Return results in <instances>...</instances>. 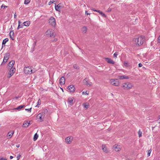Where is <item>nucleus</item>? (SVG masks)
<instances>
[{
    "instance_id": "nucleus-1",
    "label": "nucleus",
    "mask_w": 160,
    "mask_h": 160,
    "mask_svg": "<svg viewBox=\"0 0 160 160\" xmlns=\"http://www.w3.org/2000/svg\"><path fill=\"white\" fill-rule=\"evenodd\" d=\"M145 40V38L144 37L140 36L138 38H134L133 41L138 46H140L143 43Z\"/></svg>"
},
{
    "instance_id": "nucleus-2",
    "label": "nucleus",
    "mask_w": 160,
    "mask_h": 160,
    "mask_svg": "<svg viewBox=\"0 0 160 160\" xmlns=\"http://www.w3.org/2000/svg\"><path fill=\"white\" fill-rule=\"evenodd\" d=\"M110 83L112 85L116 86H118L120 84V82L117 79H111L110 80Z\"/></svg>"
},
{
    "instance_id": "nucleus-3",
    "label": "nucleus",
    "mask_w": 160,
    "mask_h": 160,
    "mask_svg": "<svg viewBox=\"0 0 160 160\" xmlns=\"http://www.w3.org/2000/svg\"><path fill=\"white\" fill-rule=\"evenodd\" d=\"M132 87V84L128 82L125 83L123 84L122 87L125 89H129Z\"/></svg>"
},
{
    "instance_id": "nucleus-4",
    "label": "nucleus",
    "mask_w": 160,
    "mask_h": 160,
    "mask_svg": "<svg viewBox=\"0 0 160 160\" xmlns=\"http://www.w3.org/2000/svg\"><path fill=\"white\" fill-rule=\"evenodd\" d=\"M46 35L50 37L54 36V31L51 29H48L46 32Z\"/></svg>"
},
{
    "instance_id": "nucleus-5",
    "label": "nucleus",
    "mask_w": 160,
    "mask_h": 160,
    "mask_svg": "<svg viewBox=\"0 0 160 160\" xmlns=\"http://www.w3.org/2000/svg\"><path fill=\"white\" fill-rule=\"evenodd\" d=\"M9 71L8 72V78H10L15 73L16 71L15 68H13L11 69H9Z\"/></svg>"
},
{
    "instance_id": "nucleus-6",
    "label": "nucleus",
    "mask_w": 160,
    "mask_h": 160,
    "mask_svg": "<svg viewBox=\"0 0 160 160\" xmlns=\"http://www.w3.org/2000/svg\"><path fill=\"white\" fill-rule=\"evenodd\" d=\"M49 22L52 26L55 27L56 25V20L53 17H51L50 18Z\"/></svg>"
},
{
    "instance_id": "nucleus-7",
    "label": "nucleus",
    "mask_w": 160,
    "mask_h": 160,
    "mask_svg": "<svg viewBox=\"0 0 160 160\" xmlns=\"http://www.w3.org/2000/svg\"><path fill=\"white\" fill-rule=\"evenodd\" d=\"M67 91L70 92H73L75 91V88L73 85L68 86L67 88Z\"/></svg>"
},
{
    "instance_id": "nucleus-8",
    "label": "nucleus",
    "mask_w": 160,
    "mask_h": 160,
    "mask_svg": "<svg viewBox=\"0 0 160 160\" xmlns=\"http://www.w3.org/2000/svg\"><path fill=\"white\" fill-rule=\"evenodd\" d=\"M10 54L8 53H6L4 56L3 62L1 64L2 65L6 63L8 61V60L9 58Z\"/></svg>"
},
{
    "instance_id": "nucleus-9",
    "label": "nucleus",
    "mask_w": 160,
    "mask_h": 160,
    "mask_svg": "<svg viewBox=\"0 0 160 160\" xmlns=\"http://www.w3.org/2000/svg\"><path fill=\"white\" fill-rule=\"evenodd\" d=\"M24 71V72L27 74L32 73V72L31 68L28 67L25 68Z\"/></svg>"
},
{
    "instance_id": "nucleus-10",
    "label": "nucleus",
    "mask_w": 160,
    "mask_h": 160,
    "mask_svg": "<svg viewBox=\"0 0 160 160\" xmlns=\"http://www.w3.org/2000/svg\"><path fill=\"white\" fill-rule=\"evenodd\" d=\"M83 82L88 87H90L92 85V82L89 81L87 78L84 79Z\"/></svg>"
},
{
    "instance_id": "nucleus-11",
    "label": "nucleus",
    "mask_w": 160,
    "mask_h": 160,
    "mask_svg": "<svg viewBox=\"0 0 160 160\" xmlns=\"http://www.w3.org/2000/svg\"><path fill=\"white\" fill-rule=\"evenodd\" d=\"M15 63V62L14 61H12L10 62L8 64V66L9 67L8 69L15 68L14 67Z\"/></svg>"
},
{
    "instance_id": "nucleus-12",
    "label": "nucleus",
    "mask_w": 160,
    "mask_h": 160,
    "mask_svg": "<svg viewBox=\"0 0 160 160\" xmlns=\"http://www.w3.org/2000/svg\"><path fill=\"white\" fill-rule=\"evenodd\" d=\"M59 84L61 85H64L65 83V78L64 77H62L59 79Z\"/></svg>"
},
{
    "instance_id": "nucleus-13",
    "label": "nucleus",
    "mask_w": 160,
    "mask_h": 160,
    "mask_svg": "<svg viewBox=\"0 0 160 160\" xmlns=\"http://www.w3.org/2000/svg\"><path fill=\"white\" fill-rule=\"evenodd\" d=\"M73 137L72 136L67 137L66 139V142L67 143H70L73 139Z\"/></svg>"
},
{
    "instance_id": "nucleus-14",
    "label": "nucleus",
    "mask_w": 160,
    "mask_h": 160,
    "mask_svg": "<svg viewBox=\"0 0 160 160\" xmlns=\"http://www.w3.org/2000/svg\"><path fill=\"white\" fill-rule=\"evenodd\" d=\"M102 148L104 152L106 153H107L108 152V150L105 145L103 144L102 145Z\"/></svg>"
},
{
    "instance_id": "nucleus-15",
    "label": "nucleus",
    "mask_w": 160,
    "mask_h": 160,
    "mask_svg": "<svg viewBox=\"0 0 160 160\" xmlns=\"http://www.w3.org/2000/svg\"><path fill=\"white\" fill-rule=\"evenodd\" d=\"M44 114H43V113H40L38 114L37 116V117L40 120V121L42 122L43 121L42 117H44Z\"/></svg>"
},
{
    "instance_id": "nucleus-16",
    "label": "nucleus",
    "mask_w": 160,
    "mask_h": 160,
    "mask_svg": "<svg viewBox=\"0 0 160 160\" xmlns=\"http://www.w3.org/2000/svg\"><path fill=\"white\" fill-rule=\"evenodd\" d=\"M30 122L29 121V122L27 121H25L24 122L22 126L24 128H27L30 125Z\"/></svg>"
},
{
    "instance_id": "nucleus-17",
    "label": "nucleus",
    "mask_w": 160,
    "mask_h": 160,
    "mask_svg": "<svg viewBox=\"0 0 160 160\" xmlns=\"http://www.w3.org/2000/svg\"><path fill=\"white\" fill-rule=\"evenodd\" d=\"M105 59L108 63L114 64L115 63L114 61L110 58H105Z\"/></svg>"
},
{
    "instance_id": "nucleus-18",
    "label": "nucleus",
    "mask_w": 160,
    "mask_h": 160,
    "mask_svg": "<svg viewBox=\"0 0 160 160\" xmlns=\"http://www.w3.org/2000/svg\"><path fill=\"white\" fill-rule=\"evenodd\" d=\"M120 146L118 145H116L114 146V149L116 152H118L120 150Z\"/></svg>"
},
{
    "instance_id": "nucleus-19",
    "label": "nucleus",
    "mask_w": 160,
    "mask_h": 160,
    "mask_svg": "<svg viewBox=\"0 0 160 160\" xmlns=\"http://www.w3.org/2000/svg\"><path fill=\"white\" fill-rule=\"evenodd\" d=\"M9 35L10 38H11L12 40H14V32L13 31H11L9 33Z\"/></svg>"
},
{
    "instance_id": "nucleus-20",
    "label": "nucleus",
    "mask_w": 160,
    "mask_h": 160,
    "mask_svg": "<svg viewBox=\"0 0 160 160\" xmlns=\"http://www.w3.org/2000/svg\"><path fill=\"white\" fill-rule=\"evenodd\" d=\"M68 102L71 105L73 104V98H70L68 99Z\"/></svg>"
},
{
    "instance_id": "nucleus-21",
    "label": "nucleus",
    "mask_w": 160,
    "mask_h": 160,
    "mask_svg": "<svg viewBox=\"0 0 160 160\" xmlns=\"http://www.w3.org/2000/svg\"><path fill=\"white\" fill-rule=\"evenodd\" d=\"M24 106L21 105H20V106H18V107L17 108H15L13 109V110H18V111H19L23 107H24Z\"/></svg>"
},
{
    "instance_id": "nucleus-22",
    "label": "nucleus",
    "mask_w": 160,
    "mask_h": 160,
    "mask_svg": "<svg viewBox=\"0 0 160 160\" xmlns=\"http://www.w3.org/2000/svg\"><path fill=\"white\" fill-rule=\"evenodd\" d=\"M8 41V38H6L4 39L3 40L2 42V47H3V45H4L5 46V43Z\"/></svg>"
},
{
    "instance_id": "nucleus-23",
    "label": "nucleus",
    "mask_w": 160,
    "mask_h": 160,
    "mask_svg": "<svg viewBox=\"0 0 160 160\" xmlns=\"http://www.w3.org/2000/svg\"><path fill=\"white\" fill-rule=\"evenodd\" d=\"M119 78L121 79H128L129 77H128L126 76H119Z\"/></svg>"
},
{
    "instance_id": "nucleus-24",
    "label": "nucleus",
    "mask_w": 160,
    "mask_h": 160,
    "mask_svg": "<svg viewBox=\"0 0 160 160\" xmlns=\"http://www.w3.org/2000/svg\"><path fill=\"white\" fill-rule=\"evenodd\" d=\"M24 25L25 26H28L30 25V23L29 21L25 22L23 23Z\"/></svg>"
},
{
    "instance_id": "nucleus-25",
    "label": "nucleus",
    "mask_w": 160,
    "mask_h": 160,
    "mask_svg": "<svg viewBox=\"0 0 160 160\" xmlns=\"http://www.w3.org/2000/svg\"><path fill=\"white\" fill-rule=\"evenodd\" d=\"M13 133H14L13 131H10L8 133L7 135V136L9 137L10 138H11L12 137V136L13 135Z\"/></svg>"
},
{
    "instance_id": "nucleus-26",
    "label": "nucleus",
    "mask_w": 160,
    "mask_h": 160,
    "mask_svg": "<svg viewBox=\"0 0 160 160\" xmlns=\"http://www.w3.org/2000/svg\"><path fill=\"white\" fill-rule=\"evenodd\" d=\"M61 6L59 4H58L57 6H55V9L56 11H60V8Z\"/></svg>"
},
{
    "instance_id": "nucleus-27",
    "label": "nucleus",
    "mask_w": 160,
    "mask_h": 160,
    "mask_svg": "<svg viewBox=\"0 0 160 160\" xmlns=\"http://www.w3.org/2000/svg\"><path fill=\"white\" fill-rule=\"evenodd\" d=\"M97 12L99 13L103 17H105L106 16L103 12L100 10L97 11Z\"/></svg>"
},
{
    "instance_id": "nucleus-28",
    "label": "nucleus",
    "mask_w": 160,
    "mask_h": 160,
    "mask_svg": "<svg viewBox=\"0 0 160 160\" xmlns=\"http://www.w3.org/2000/svg\"><path fill=\"white\" fill-rule=\"evenodd\" d=\"M38 135L37 133H35L34 134V136L33 140L34 141H35L36 140H37V139H38Z\"/></svg>"
},
{
    "instance_id": "nucleus-29",
    "label": "nucleus",
    "mask_w": 160,
    "mask_h": 160,
    "mask_svg": "<svg viewBox=\"0 0 160 160\" xmlns=\"http://www.w3.org/2000/svg\"><path fill=\"white\" fill-rule=\"evenodd\" d=\"M18 25L17 28V29L18 30L20 28H23V25H21V27H20V23H21V22L20 21V20H19L18 21Z\"/></svg>"
},
{
    "instance_id": "nucleus-30",
    "label": "nucleus",
    "mask_w": 160,
    "mask_h": 160,
    "mask_svg": "<svg viewBox=\"0 0 160 160\" xmlns=\"http://www.w3.org/2000/svg\"><path fill=\"white\" fill-rule=\"evenodd\" d=\"M41 101L40 99H39V100H38V102H37V105L36 106V107H39V105L41 103Z\"/></svg>"
},
{
    "instance_id": "nucleus-31",
    "label": "nucleus",
    "mask_w": 160,
    "mask_h": 160,
    "mask_svg": "<svg viewBox=\"0 0 160 160\" xmlns=\"http://www.w3.org/2000/svg\"><path fill=\"white\" fill-rule=\"evenodd\" d=\"M48 112V110L46 109H44L43 110V112L42 113H43V114H44V115L45 114H46Z\"/></svg>"
},
{
    "instance_id": "nucleus-32",
    "label": "nucleus",
    "mask_w": 160,
    "mask_h": 160,
    "mask_svg": "<svg viewBox=\"0 0 160 160\" xmlns=\"http://www.w3.org/2000/svg\"><path fill=\"white\" fill-rule=\"evenodd\" d=\"M57 1V0H50V1L48 3V4L50 5L51 3H54Z\"/></svg>"
},
{
    "instance_id": "nucleus-33",
    "label": "nucleus",
    "mask_w": 160,
    "mask_h": 160,
    "mask_svg": "<svg viewBox=\"0 0 160 160\" xmlns=\"http://www.w3.org/2000/svg\"><path fill=\"white\" fill-rule=\"evenodd\" d=\"M84 106L85 108H88L89 107V105L88 103H85L84 104Z\"/></svg>"
},
{
    "instance_id": "nucleus-34",
    "label": "nucleus",
    "mask_w": 160,
    "mask_h": 160,
    "mask_svg": "<svg viewBox=\"0 0 160 160\" xmlns=\"http://www.w3.org/2000/svg\"><path fill=\"white\" fill-rule=\"evenodd\" d=\"M82 30L83 32H85L87 30V28L86 27H84L82 28Z\"/></svg>"
},
{
    "instance_id": "nucleus-35",
    "label": "nucleus",
    "mask_w": 160,
    "mask_h": 160,
    "mask_svg": "<svg viewBox=\"0 0 160 160\" xmlns=\"http://www.w3.org/2000/svg\"><path fill=\"white\" fill-rule=\"evenodd\" d=\"M138 134L139 137H141L142 135V132H141L140 130L138 131Z\"/></svg>"
},
{
    "instance_id": "nucleus-36",
    "label": "nucleus",
    "mask_w": 160,
    "mask_h": 160,
    "mask_svg": "<svg viewBox=\"0 0 160 160\" xmlns=\"http://www.w3.org/2000/svg\"><path fill=\"white\" fill-rule=\"evenodd\" d=\"M30 1V0H25L24 4H27L29 3Z\"/></svg>"
},
{
    "instance_id": "nucleus-37",
    "label": "nucleus",
    "mask_w": 160,
    "mask_h": 160,
    "mask_svg": "<svg viewBox=\"0 0 160 160\" xmlns=\"http://www.w3.org/2000/svg\"><path fill=\"white\" fill-rule=\"evenodd\" d=\"M124 65L126 67H128L129 66V65L128 64V63L126 62H124Z\"/></svg>"
},
{
    "instance_id": "nucleus-38",
    "label": "nucleus",
    "mask_w": 160,
    "mask_h": 160,
    "mask_svg": "<svg viewBox=\"0 0 160 160\" xmlns=\"http://www.w3.org/2000/svg\"><path fill=\"white\" fill-rule=\"evenodd\" d=\"M82 94L83 95H88V93L87 91H86L85 92L83 91L82 92Z\"/></svg>"
},
{
    "instance_id": "nucleus-39",
    "label": "nucleus",
    "mask_w": 160,
    "mask_h": 160,
    "mask_svg": "<svg viewBox=\"0 0 160 160\" xmlns=\"http://www.w3.org/2000/svg\"><path fill=\"white\" fill-rule=\"evenodd\" d=\"M118 55V53L117 52H115L114 54H113V57L114 58H116L117 57V56Z\"/></svg>"
},
{
    "instance_id": "nucleus-40",
    "label": "nucleus",
    "mask_w": 160,
    "mask_h": 160,
    "mask_svg": "<svg viewBox=\"0 0 160 160\" xmlns=\"http://www.w3.org/2000/svg\"><path fill=\"white\" fill-rule=\"evenodd\" d=\"M31 108L28 109H25V110L26 111H28L29 112H31Z\"/></svg>"
},
{
    "instance_id": "nucleus-41",
    "label": "nucleus",
    "mask_w": 160,
    "mask_h": 160,
    "mask_svg": "<svg viewBox=\"0 0 160 160\" xmlns=\"http://www.w3.org/2000/svg\"><path fill=\"white\" fill-rule=\"evenodd\" d=\"M151 152V150H148V156H150V154Z\"/></svg>"
},
{
    "instance_id": "nucleus-42",
    "label": "nucleus",
    "mask_w": 160,
    "mask_h": 160,
    "mask_svg": "<svg viewBox=\"0 0 160 160\" xmlns=\"http://www.w3.org/2000/svg\"><path fill=\"white\" fill-rule=\"evenodd\" d=\"M20 157L21 155L20 154L18 155L17 157V160H19L20 159Z\"/></svg>"
},
{
    "instance_id": "nucleus-43",
    "label": "nucleus",
    "mask_w": 160,
    "mask_h": 160,
    "mask_svg": "<svg viewBox=\"0 0 160 160\" xmlns=\"http://www.w3.org/2000/svg\"><path fill=\"white\" fill-rule=\"evenodd\" d=\"M0 160H7V159L2 157H0Z\"/></svg>"
},
{
    "instance_id": "nucleus-44",
    "label": "nucleus",
    "mask_w": 160,
    "mask_h": 160,
    "mask_svg": "<svg viewBox=\"0 0 160 160\" xmlns=\"http://www.w3.org/2000/svg\"><path fill=\"white\" fill-rule=\"evenodd\" d=\"M78 67L77 65L76 64H74L73 65V67L75 69H77L78 68Z\"/></svg>"
},
{
    "instance_id": "nucleus-45",
    "label": "nucleus",
    "mask_w": 160,
    "mask_h": 160,
    "mask_svg": "<svg viewBox=\"0 0 160 160\" xmlns=\"http://www.w3.org/2000/svg\"><path fill=\"white\" fill-rule=\"evenodd\" d=\"M142 66V65L141 63H139L138 64V67H141Z\"/></svg>"
},
{
    "instance_id": "nucleus-46",
    "label": "nucleus",
    "mask_w": 160,
    "mask_h": 160,
    "mask_svg": "<svg viewBox=\"0 0 160 160\" xmlns=\"http://www.w3.org/2000/svg\"><path fill=\"white\" fill-rule=\"evenodd\" d=\"M32 73H33L35 72L36 71V70L34 69H32Z\"/></svg>"
},
{
    "instance_id": "nucleus-47",
    "label": "nucleus",
    "mask_w": 160,
    "mask_h": 160,
    "mask_svg": "<svg viewBox=\"0 0 160 160\" xmlns=\"http://www.w3.org/2000/svg\"><path fill=\"white\" fill-rule=\"evenodd\" d=\"M158 123H160V116L159 117L158 119Z\"/></svg>"
},
{
    "instance_id": "nucleus-48",
    "label": "nucleus",
    "mask_w": 160,
    "mask_h": 160,
    "mask_svg": "<svg viewBox=\"0 0 160 160\" xmlns=\"http://www.w3.org/2000/svg\"><path fill=\"white\" fill-rule=\"evenodd\" d=\"M158 42L160 43V35L158 38Z\"/></svg>"
},
{
    "instance_id": "nucleus-49",
    "label": "nucleus",
    "mask_w": 160,
    "mask_h": 160,
    "mask_svg": "<svg viewBox=\"0 0 160 160\" xmlns=\"http://www.w3.org/2000/svg\"><path fill=\"white\" fill-rule=\"evenodd\" d=\"M86 14L87 15H88L90 13H88V11H86Z\"/></svg>"
},
{
    "instance_id": "nucleus-50",
    "label": "nucleus",
    "mask_w": 160,
    "mask_h": 160,
    "mask_svg": "<svg viewBox=\"0 0 160 160\" xmlns=\"http://www.w3.org/2000/svg\"><path fill=\"white\" fill-rule=\"evenodd\" d=\"M92 10H93V11H95L97 12V11H98V10H96L95 9H92Z\"/></svg>"
},
{
    "instance_id": "nucleus-51",
    "label": "nucleus",
    "mask_w": 160,
    "mask_h": 160,
    "mask_svg": "<svg viewBox=\"0 0 160 160\" xmlns=\"http://www.w3.org/2000/svg\"><path fill=\"white\" fill-rule=\"evenodd\" d=\"M13 158V157L12 156H10V159H12Z\"/></svg>"
},
{
    "instance_id": "nucleus-52",
    "label": "nucleus",
    "mask_w": 160,
    "mask_h": 160,
    "mask_svg": "<svg viewBox=\"0 0 160 160\" xmlns=\"http://www.w3.org/2000/svg\"><path fill=\"white\" fill-rule=\"evenodd\" d=\"M16 146L17 148H19L20 146V145L19 144L17 145H16Z\"/></svg>"
},
{
    "instance_id": "nucleus-53",
    "label": "nucleus",
    "mask_w": 160,
    "mask_h": 160,
    "mask_svg": "<svg viewBox=\"0 0 160 160\" xmlns=\"http://www.w3.org/2000/svg\"><path fill=\"white\" fill-rule=\"evenodd\" d=\"M17 15H16V13H15V14L14 15V18H16V17Z\"/></svg>"
},
{
    "instance_id": "nucleus-54",
    "label": "nucleus",
    "mask_w": 160,
    "mask_h": 160,
    "mask_svg": "<svg viewBox=\"0 0 160 160\" xmlns=\"http://www.w3.org/2000/svg\"><path fill=\"white\" fill-rule=\"evenodd\" d=\"M111 9H108V12H109V11H111Z\"/></svg>"
},
{
    "instance_id": "nucleus-55",
    "label": "nucleus",
    "mask_w": 160,
    "mask_h": 160,
    "mask_svg": "<svg viewBox=\"0 0 160 160\" xmlns=\"http://www.w3.org/2000/svg\"><path fill=\"white\" fill-rule=\"evenodd\" d=\"M61 89H62V91H63V89L62 88H61Z\"/></svg>"
},
{
    "instance_id": "nucleus-56",
    "label": "nucleus",
    "mask_w": 160,
    "mask_h": 160,
    "mask_svg": "<svg viewBox=\"0 0 160 160\" xmlns=\"http://www.w3.org/2000/svg\"><path fill=\"white\" fill-rule=\"evenodd\" d=\"M4 8H5V7H7V6H4Z\"/></svg>"
},
{
    "instance_id": "nucleus-57",
    "label": "nucleus",
    "mask_w": 160,
    "mask_h": 160,
    "mask_svg": "<svg viewBox=\"0 0 160 160\" xmlns=\"http://www.w3.org/2000/svg\"><path fill=\"white\" fill-rule=\"evenodd\" d=\"M2 7H3V6L2 5V6L1 7V8H2Z\"/></svg>"
},
{
    "instance_id": "nucleus-58",
    "label": "nucleus",
    "mask_w": 160,
    "mask_h": 160,
    "mask_svg": "<svg viewBox=\"0 0 160 160\" xmlns=\"http://www.w3.org/2000/svg\"><path fill=\"white\" fill-rule=\"evenodd\" d=\"M20 27H21V25H20Z\"/></svg>"
}]
</instances>
